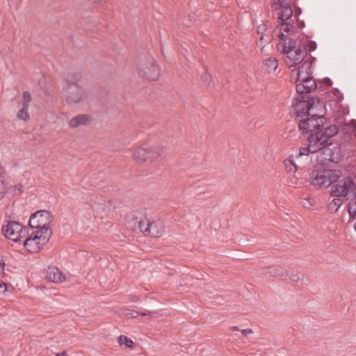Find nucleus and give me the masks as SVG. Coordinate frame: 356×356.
I'll return each mask as SVG.
<instances>
[{"mask_svg":"<svg viewBox=\"0 0 356 356\" xmlns=\"http://www.w3.org/2000/svg\"><path fill=\"white\" fill-rule=\"evenodd\" d=\"M293 107L298 117L309 115L314 117L317 115V111L323 109V104L318 99L310 97L307 99L296 100L293 103Z\"/></svg>","mask_w":356,"mask_h":356,"instance_id":"7","label":"nucleus"},{"mask_svg":"<svg viewBox=\"0 0 356 356\" xmlns=\"http://www.w3.org/2000/svg\"><path fill=\"white\" fill-rule=\"evenodd\" d=\"M339 131L338 127L335 124H324L323 127H321L318 131L323 138L327 142L328 146L332 145L331 138L336 135Z\"/></svg>","mask_w":356,"mask_h":356,"instance_id":"15","label":"nucleus"},{"mask_svg":"<svg viewBox=\"0 0 356 356\" xmlns=\"http://www.w3.org/2000/svg\"><path fill=\"white\" fill-rule=\"evenodd\" d=\"M90 122V115L87 114H79L70 120L69 126L71 128H76L79 126L86 125Z\"/></svg>","mask_w":356,"mask_h":356,"instance_id":"19","label":"nucleus"},{"mask_svg":"<svg viewBox=\"0 0 356 356\" xmlns=\"http://www.w3.org/2000/svg\"><path fill=\"white\" fill-rule=\"evenodd\" d=\"M257 33L258 35L263 33H269L267 29L266 23H262L261 24L257 26Z\"/></svg>","mask_w":356,"mask_h":356,"instance_id":"34","label":"nucleus"},{"mask_svg":"<svg viewBox=\"0 0 356 356\" xmlns=\"http://www.w3.org/2000/svg\"><path fill=\"white\" fill-rule=\"evenodd\" d=\"M341 131L350 137L356 136V122L352 120L350 124H346L341 128Z\"/></svg>","mask_w":356,"mask_h":356,"instance_id":"23","label":"nucleus"},{"mask_svg":"<svg viewBox=\"0 0 356 356\" xmlns=\"http://www.w3.org/2000/svg\"><path fill=\"white\" fill-rule=\"evenodd\" d=\"M149 226L150 220L147 218H144L138 222V228L145 234H147Z\"/></svg>","mask_w":356,"mask_h":356,"instance_id":"27","label":"nucleus"},{"mask_svg":"<svg viewBox=\"0 0 356 356\" xmlns=\"http://www.w3.org/2000/svg\"><path fill=\"white\" fill-rule=\"evenodd\" d=\"M264 65L268 73L275 72L278 67V61L274 57H270L264 60Z\"/></svg>","mask_w":356,"mask_h":356,"instance_id":"25","label":"nucleus"},{"mask_svg":"<svg viewBox=\"0 0 356 356\" xmlns=\"http://www.w3.org/2000/svg\"><path fill=\"white\" fill-rule=\"evenodd\" d=\"M137 70L140 76L152 81L157 80L160 75V70L150 54L139 56L136 63Z\"/></svg>","mask_w":356,"mask_h":356,"instance_id":"6","label":"nucleus"},{"mask_svg":"<svg viewBox=\"0 0 356 356\" xmlns=\"http://www.w3.org/2000/svg\"><path fill=\"white\" fill-rule=\"evenodd\" d=\"M349 225L350 226H352L354 228V229L356 230V222H353L350 221V222H349Z\"/></svg>","mask_w":356,"mask_h":356,"instance_id":"43","label":"nucleus"},{"mask_svg":"<svg viewBox=\"0 0 356 356\" xmlns=\"http://www.w3.org/2000/svg\"><path fill=\"white\" fill-rule=\"evenodd\" d=\"M27 228L17 221H5L1 230L4 236L14 242H19L27 235Z\"/></svg>","mask_w":356,"mask_h":356,"instance_id":"8","label":"nucleus"},{"mask_svg":"<svg viewBox=\"0 0 356 356\" xmlns=\"http://www.w3.org/2000/svg\"><path fill=\"white\" fill-rule=\"evenodd\" d=\"M164 149L159 147L143 148L136 149L133 158L138 163H143L148 161H154L162 156Z\"/></svg>","mask_w":356,"mask_h":356,"instance_id":"11","label":"nucleus"},{"mask_svg":"<svg viewBox=\"0 0 356 356\" xmlns=\"http://www.w3.org/2000/svg\"><path fill=\"white\" fill-rule=\"evenodd\" d=\"M300 279V276L298 274H294L291 276V280L293 282H298Z\"/></svg>","mask_w":356,"mask_h":356,"instance_id":"39","label":"nucleus"},{"mask_svg":"<svg viewBox=\"0 0 356 356\" xmlns=\"http://www.w3.org/2000/svg\"><path fill=\"white\" fill-rule=\"evenodd\" d=\"M7 290V285L0 280V293H3Z\"/></svg>","mask_w":356,"mask_h":356,"instance_id":"37","label":"nucleus"},{"mask_svg":"<svg viewBox=\"0 0 356 356\" xmlns=\"http://www.w3.org/2000/svg\"><path fill=\"white\" fill-rule=\"evenodd\" d=\"M300 40H301V44L302 45V50L305 49L307 54L308 51H314L317 47V44L314 41H311L307 39Z\"/></svg>","mask_w":356,"mask_h":356,"instance_id":"26","label":"nucleus"},{"mask_svg":"<svg viewBox=\"0 0 356 356\" xmlns=\"http://www.w3.org/2000/svg\"><path fill=\"white\" fill-rule=\"evenodd\" d=\"M52 220L53 216L50 211L46 210L38 211L31 216L29 225L31 229H51L49 225Z\"/></svg>","mask_w":356,"mask_h":356,"instance_id":"12","label":"nucleus"},{"mask_svg":"<svg viewBox=\"0 0 356 356\" xmlns=\"http://www.w3.org/2000/svg\"><path fill=\"white\" fill-rule=\"evenodd\" d=\"M310 116V118L307 117L305 120H300L299 127L306 132L314 134L319 131L321 127L324 125L325 119L323 118V111L322 109L317 111V115L314 117Z\"/></svg>","mask_w":356,"mask_h":356,"instance_id":"13","label":"nucleus"},{"mask_svg":"<svg viewBox=\"0 0 356 356\" xmlns=\"http://www.w3.org/2000/svg\"><path fill=\"white\" fill-rule=\"evenodd\" d=\"M289 0H277L273 3L274 8L278 10L279 8L289 6Z\"/></svg>","mask_w":356,"mask_h":356,"instance_id":"32","label":"nucleus"},{"mask_svg":"<svg viewBox=\"0 0 356 356\" xmlns=\"http://www.w3.org/2000/svg\"><path fill=\"white\" fill-rule=\"evenodd\" d=\"M29 106H22V108L19 111L17 114L18 119L26 121L29 119V113L28 112Z\"/></svg>","mask_w":356,"mask_h":356,"instance_id":"28","label":"nucleus"},{"mask_svg":"<svg viewBox=\"0 0 356 356\" xmlns=\"http://www.w3.org/2000/svg\"><path fill=\"white\" fill-rule=\"evenodd\" d=\"M280 33L279 36L282 40H286L296 31L294 21L282 22L280 23Z\"/></svg>","mask_w":356,"mask_h":356,"instance_id":"17","label":"nucleus"},{"mask_svg":"<svg viewBox=\"0 0 356 356\" xmlns=\"http://www.w3.org/2000/svg\"><path fill=\"white\" fill-rule=\"evenodd\" d=\"M125 315L129 318H136L138 315L148 317H158L159 316L157 312H138L132 309L128 310Z\"/></svg>","mask_w":356,"mask_h":356,"instance_id":"22","label":"nucleus"},{"mask_svg":"<svg viewBox=\"0 0 356 356\" xmlns=\"http://www.w3.org/2000/svg\"><path fill=\"white\" fill-rule=\"evenodd\" d=\"M343 202L339 197L334 198L329 204V209L332 211H337L339 207L341 206Z\"/></svg>","mask_w":356,"mask_h":356,"instance_id":"30","label":"nucleus"},{"mask_svg":"<svg viewBox=\"0 0 356 356\" xmlns=\"http://www.w3.org/2000/svg\"><path fill=\"white\" fill-rule=\"evenodd\" d=\"M342 176L340 170H314L309 177L310 184L315 188H327L337 182Z\"/></svg>","mask_w":356,"mask_h":356,"instance_id":"5","label":"nucleus"},{"mask_svg":"<svg viewBox=\"0 0 356 356\" xmlns=\"http://www.w3.org/2000/svg\"><path fill=\"white\" fill-rule=\"evenodd\" d=\"M240 332L245 337H247L249 334H251L253 333V332L251 329L241 330Z\"/></svg>","mask_w":356,"mask_h":356,"instance_id":"36","label":"nucleus"},{"mask_svg":"<svg viewBox=\"0 0 356 356\" xmlns=\"http://www.w3.org/2000/svg\"><path fill=\"white\" fill-rule=\"evenodd\" d=\"M31 101V95L28 92H24L23 93V103L22 106H29V102Z\"/></svg>","mask_w":356,"mask_h":356,"instance_id":"33","label":"nucleus"},{"mask_svg":"<svg viewBox=\"0 0 356 356\" xmlns=\"http://www.w3.org/2000/svg\"><path fill=\"white\" fill-rule=\"evenodd\" d=\"M5 174L4 168L0 165V200L5 197L8 188Z\"/></svg>","mask_w":356,"mask_h":356,"instance_id":"20","label":"nucleus"},{"mask_svg":"<svg viewBox=\"0 0 356 356\" xmlns=\"http://www.w3.org/2000/svg\"><path fill=\"white\" fill-rule=\"evenodd\" d=\"M165 230L163 222L158 220L156 221H150V226L148 230L147 235L153 237L161 236Z\"/></svg>","mask_w":356,"mask_h":356,"instance_id":"18","label":"nucleus"},{"mask_svg":"<svg viewBox=\"0 0 356 356\" xmlns=\"http://www.w3.org/2000/svg\"><path fill=\"white\" fill-rule=\"evenodd\" d=\"M52 234L51 229H27V235L24 239V246L30 252H37L49 241Z\"/></svg>","mask_w":356,"mask_h":356,"instance_id":"4","label":"nucleus"},{"mask_svg":"<svg viewBox=\"0 0 356 356\" xmlns=\"http://www.w3.org/2000/svg\"><path fill=\"white\" fill-rule=\"evenodd\" d=\"M118 343L121 346H124L127 348H132L134 342L131 341V339L128 338L126 336L121 335L118 338Z\"/></svg>","mask_w":356,"mask_h":356,"instance_id":"29","label":"nucleus"},{"mask_svg":"<svg viewBox=\"0 0 356 356\" xmlns=\"http://www.w3.org/2000/svg\"><path fill=\"white\" fill-rule=\"evenodd\" d=\"M312 65L310 60H306L291 72L292 79L298 82L296 84V90L299 94L309 93L316 88V83L311 76Z\"/></svg>","mask_w":356,"mask_h":356,"instance_id":"3","label":"nucleus"},{"mask_svg":"<svg viewBox=\"0 0 356 356\" xmlns=\"http://www.w3.org/2000/svg\"><path fill=\"white\" fill-rule=\"evenodd\" d=\"M330 193L334 196H343L349 200L348 213L352 218L356 217V184L354 178L348 177L331 188Z\"/></svg>","mask_w":356,"mask_h":356,"instance_id":"1","label":"nucleus"},{"mask_svg":"<svg viewBox=\"0 0 356 356\" xmlns=\"http://www.w3.org/2000/svg\"><path fill=\"white\" fill-rule=\"evenodd\" d=\"M11 188H13L14 194L19 195L22 193V186L21 184H17L11 187Z\"/></svg>","mask_w":356,"mask_h":356,"instance_id":"35","label":"nucleus"},{"mask_svg":"<svg viewBox=\"0 0 356 356\" xmlns=\"http://www.w3.org/2000/svg\"><path fill=\"white\" fill-rule=\"evenodd\" d=\"M259 39L257 41V45L264 47L266 43H268L270 40V35L269 33L260 34Z\"/></svg>","mask_w":356,"mask_h":356,"instance_id":"31","label":"nucleus"},{"mask_svg":"<svg viewBox=\"0 0 356 356\" xmlns=\"http://www.w3.org/2000/svg\"><path fill=\"white\" fill-rule=\"evenodd\" d=\"M295 159H298L296 157V155H290L285 161H284V163H285V166H286V170L289 172H291L293 174H294L297 170H298V167L296 164V162H295Z\"/></svg>","mask_w":356,"mask_h":356,"instance_id":"24","label":"nucleus"},{"mask_svg":"<svg viewBox=\"0 0 356 356\" xmlns=\"http://www.w3.org/2000/svg\"><path fill=\"white\" fill-rule=\"evenodd\" d=\"M232 331H240L241 330L237 326H232L229 328Z\"/></svg>","mask_w":356,"mask_h":356,"instance_id":"42","label":"nucleus"},{"mask_svg":"<svg viewBox=\"0 0 356 356\" xmlns=\"http://www.w3.org/2000/svg\"><path fill=\"white\" fill-rule=\"evenodd\" d=\"M56 356H68L67 353L65 351L58 353L56 354Z\"/></svg>","mask_w":356,"mask_h":356,"instance_id":"41","label":"nucleus"},{"mask_svg":"<svg viewBox=\"0 0 356 356\" xmlns=\"http://www.w3.org/2000/svg\"><path fill=\"white\" fill-rule=\"evenodd\" d=\"M202 79H203L204 81H211V76H210L209 74H205L202 76Z\"/></svg>","mask_w":356,"mask_h":356,"instance_id":"40","label":"nucleus"},{"mask_svg":"<svg viewBox=\"0 0 356 356\" xmlns=\"http://www.w3.org/2000/svg\"><path fill=\"white\" fill-rule=\"evenodd\" d=\"M278 10H280L278 19L281 22L293 20L291 18L293 16V10L290 6L279 8Z\"/></svg>","mask_w":356,"mask_h":356,"instance_id":"21","label":"nucleus"},{"mask_svg":"<svg viewBox=\"0 0 356 356\" xmlns=\"http://www.w3.org/2000/svg\"><path fill=\"white\" fill-rule=\"evenodd\" d=\"M74 81L72 76L67 78L65 86V99L70 104L79 103L88 97L86 92Z\"/></svg>","mask_w":356,"mask_h":356,"instance_id":"9","label":"nucleus"},{"mask_svg":"<svg viewBox=\"0 0 356 356\" xmlns=\"http://www.w3.org/2000/svg\"><path fill=\"white\" fill-rule=\"evenodd\" d=\"M46 279L54 283H61L65 280V275L56 267H49L46 272Z\"/></svg>","mask_w":356,"mask_h":356,"instance_id":"16","label":"nucleus"},{"mask_svg":"<svg viewBox=\"0 0 356 356\" xmlns=\"http://www.w3.org/2000/svg\"><path fill=\"white\" fill-rule=\"evenodd\" d=\"M341 158L340 149L337 147L330 148L325 146L317 152L316 161L320 165H327L329 162L339 163Z\"/></svg>","mask_w":356,"mask_h":356,"instance_id":"14","label":"nucleus"},{"mask_svg":"<svg viewBox=\"0 0 356 356\" xmlns=\"http://www.w3.org/2000/svg\"><path fill=\"white\" fill-rule=\"evenodd\" d=\"M307 141L308 143L306 146L299 149L298 152L296 154L297 158H300L302 156H308L309 154L317 153L325 146H328L327 142L322 138L318 131L314 134H310Z\"/></svg>","mask_w":356,"mask_h":356,"instance_id":"10","label":"nucleus"},{"mask_svg":"<svg viewBox=\"0 0 356 356\" xmlns=\"http://www.w3.org/2000/svg\"><path fill=\"white\" fill-rule=\"evenodd\" d=\"M282 52L284 54V63L289 67L301 66L307 60H305L306 50H302L301 40L299 39L289 38L288 41L282 44Z\"/></svg>","mask_w":356,"mask_h":356,"instance_id":"2","label":"nucleus"},{"mask_svg":"<svg viewBox=\"0 0 356 356\" xmlns=\"http://www.w3.org/2000/svg\"><path fill=\"white\" fill-rule=\"evenodd\" d=\"M5 262L3 259H0V275L4 274Z\"/></svg>","mask_w":356,"mask_h":356,"instance_id":"38","label":"nucleus"}]
</instances>
